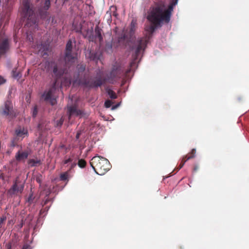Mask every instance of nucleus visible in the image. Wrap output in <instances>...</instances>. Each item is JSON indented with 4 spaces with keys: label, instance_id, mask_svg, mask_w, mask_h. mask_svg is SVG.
I'll use <instances>...</instances> for the list:
<instances>
[{
    "label": "nucleus",
    "instance_id": "obj_4",
    "mask_svg": "<svg viewBox=\"0 0 249 249\" xmlns=\"http://www.w3.org/2000/svg\"><path fill=\"white\" fill-rule=\"evenodd\" d=\"M23 188V183L17 179L15 181L12 187L8 190V194L10 196H13L19 193H21Z\"/></svg>",
    "mask_w": 249,
    "mask_h": 249
},
{
    "label": "nucleus",
    "instance_id": "obj_29",
    "mask_svg": "<svg viewBox=\"0 0 249 249\" xmlns=\"http://www.w3.org/2000/svg\"><path fill=\"white\" fill-rule=\"evenodd\" d=\"M80 134H81V132H77V134L76 135V139H79Z\"/></svg>",
    "mask_w": 249,
    "mask_h": 249
},
{
    "label": "nucleus",
    "instance_id": "obj_14",
    "mask_svg": "<svg viewBox=\"0 0 249 249\" xmlns=\"http://www.w3.org/2000/svg\"><path fill=\"white\" fill-rule=\"evenodd\" d=\"M5 109L4 110V113L5 114H8L11 108V103L10 102H7L5 103Z\"/></svg>",
    "mask_w": 249,
    "mask_h": 249
},
{
    "label": "nucleus",
    "instance_id": "obj_9",
    "mask_svg": "<svg viewBox=\"0 0 249 249\" xmlns=\"http://www.w3.org/2000/svg\"><path fill=\"white\" fill-rule=\"evenodd\" d=\"M116 11L117 7L114 5L111 6L109 10L107 12L106 16H107L108 18H110L111 16L113 15L115 17H117L118 14Z\"/></svg>",
    "mask_w": 249,
    "mask_h": 249
},
{
    "label": "nucleus",
    "instance_id": "obj_22",
    "mask_svg": "<svg viewBox=\"0 0 249 249\" xmlns=\"http://www.w3.org/2000/svg\"><path fill=\"white\" fill-rule=\"evenodd\" d=\"M37 113V108L35 107L32 111V115L33 117H36Z\"/></svg>",
    "mask_w": 249,
    "mask_h": 249
},
{
    "label": "nucleus",
    "instance_id": "obj_6",
    "mask_svg": "<svg viewBox=\"0 0 249 249\" xmlns=\"http://www.w3.org/2000/svg\"><path fill=\"white\" fill-rule=\"evenodd\" d=\"M68 112L69 113V119H71V118L72 116H81L82 113V111L79 109H78L76 106H71L68 107Z\"/></svg>",
    "mask_w": 249,
    "mask_h": 249
},
{
    "label": "nucleus",
    "instance_id": "obj_25",
    "mask_svg": "<svg viewBox=\"0 0 249 249\" xmlns=\"http://www.w3.org/2000/svg\"><path fill=\"white\" fill-rule=\"evenodd\" d=\"M6 220V217H2L0 219V225H1L5 220ZM1 228V225H0V228Z\"/></svg>",
    "mask_w": 249,
    "mask_h": 249
},
{
    "label": "nucleus",
    "instance_id": "obj_36",
    "mask_svg": "<svg viewBox=\"0 0 249 249\" xmlns=\"http://www.w3.org/2000/svg\"><path fill=\"white\" fill-rule=\"evenodd\" d=\"M197 167H196L195 168V169H195V170H197Z\"/></svg>",
    "mask_w": 249,
    "mask_h": 249
},
{
    "label": "nucleus",
    "instance_id": "obj_31",
    "mask_svg": "<svg viewBox=\"0 0 249 249\" xmlns=\"http://www.w3.org/2000/svg\"><path fill=\"white\" fill-rule=\"evenodd\" d=\"M27 38L30 41H31L33 39L32 36H28Z\"/></svg>",
    "mask_w": 249,
    "mask_h": 249
},
{
    "label": "nucleus",
    "instance_id": "obj_8",
    "mask_svg": "<svg viewBox=\"0 0 249 249\" xmlns=\"http://www.w3.org/2000/svg\"><path fill=\"white\" fill-rule=\"evenodd\" d=\"M28 153L26 151H18L16 155V160L18 161H22L28 157Z\"/></svg>",
    "mask_w": 249,
    "mask_h": 249
},
{
    "label": "nucleus",
    "instance_id": "obj_26",
    "mask_svg": "<svg viewBox=\"0 0 249 249\" xmlns=\"http://www.w3.org/2000/svg\"><path fill=\"white\" fill-rule=\"evenodd\" d=\"M5 82V80L1 76H0V85L2 84Z\"/></svg>",
    "mask_w": 249,
    "mask_h": 249
},
{
    "label": "nucleus",
    "instance_id": "obj_21",
    "mask_svg": "<svg viewBox=\"0 0 249 249\" xmlns=\"http://www.w3.org/2000/svg\"><path fill=\"white\" fill-rule=\"evenodd\" d=\"M111 105H112V102L110 100H107V101H106L105 103V107L107 108L110 107Z\"/></svg>",
    "mask_w": 249,
    "mask_h": 249
},
{
    "label": "nucleus",
    "instance_id": "obj_30",
    "mask_svg": "<svg viewBox=\"0 0 249 249\" xmlns=\"http://www.w3.org/2000/svg\"><path fill=\"white\" fill-rule=\"evenodd\" d=\"M7 249H11V245L10 244L6 245Z\"/></svg>",
    "mask_w": 249,
    "mask_h": 249
},
{
    "label": "nucleus",
    "instance_id": "obj_5",
    "mask_svg": "<svg viewBox=\"0 0 249 249\" xmlns=\"http://www.w3.org/2000/svg\"><path fill=\"white\" fill-rule=\"evenodd\" d=\"M55 83H54L52 87L49 90L45 91L42 95V98L45 100H50L52 105H54L55 103V100L52 98L53 93L55 89Z\"/></svg>",
    "mask_w": 249,
    "mask_h": 249
},
{
    "label": "nucleus",
    "instance_id": "obj_13",
    "mask_svg": "<svg viewBox=\"0 0 249 249\" xmlns=\"http://www.w3.org/2000/svg\"><path fill=\"white\" fill-rule=\"evenodd\" d=\"M40 161L38 160L32 159V160H30L29 161V163L31 166H36L37 165H39L40 164Z\"/></svg>",
    "mask_w": 249,
    "mask_h": 249
},
{
    "label": "nucleus",
    "instance_id": "obj_19",
    "mask_svg": "<svg viewBox=\"0 0 249 249\" xmlns=\"http://www.w3.org/2000/svg\"><path fill=\"white\" fill-rule=\"evenodd\" d=\"M195 151H196V150H195V149H193V150H192V153L193 155H192V156H190V157H189L187 159V160H185V161L182 163V165H181L180 166V168H181V167L183 166L184 164L185 163V162L187 160H189V159H190L193 158H194V156H195L194 154H195Z\"/></svg>",
    "mask_w": 249,
    "mask_h": 249
},
{
    "label": "nucleus",
    "instance_id": "obj_20",
    "mask_svg": "<svg viewBox=\"0 0 249 249\" xmlns=\"http://www.w3.org/2000/svg\"><path fill=\"white\" fill-rule=\"evenodd\" d=\"M51 66H53V73L54 74V75L56 76H58V73H57V67L55 66L54 64V63H51Z\"/></svg>",
    "mask_w": 249,
    "mask_h": 249
},
{
    "label": "nucleus",
    "instance_id": "obj_33",
    "mask_svg": "<svg viewBox=\"0 0 249 249\" xmlns=\"http://www.w3.org/2000/svg\"><path fill=\"white\" fill-rule=\"evenodd\" d=\"M119 106V105H116L115 106H113L112 107V109L113 110V109H115V108H116V107Z\"/></svg>",
    "mask_w": 249,
    "mask_h": 249
},
{
    "label": "nucleus",
    "instance_id": "obj_18",
    "mask_svg": "<svg viewBox=\"0 0 249 249\" xmlns=\"http://www.w3.org/2000/svg\"><path fill=\"white\" fill-rule=\"evenodd\" d=\"M68 178V174L67 172H65L63 174H62L60 175V178L62 180H66Z\"/></svg>",
    "mask_w": 249,
    "mask_h": 249
},
{
    "label": "nucleus",
    "instance_id": "obj_2",
    "mask_svg": "<svg viewBox=\"0 0 249 249\" xmlns=\"http://www.w3.org/2000/svg\"><path fill=\"white\" fill-rule=\"evenodd\" d=\"M90 164L95 172L101 175H104L110 168L109 161L107 159L100 156L93 157Z\"/></svg>",
    "mask_w": 249,
    "mask_h": 249
},
{
    "label": "nucleus",
    "instance_id": "obj_1",
    "mask_svg": "<svg viewBox=\"0 0 249 249\" xmlns=\"http://www.w3.org/2000/svg\"><path fill=\"white\" fill-rule=\"evenodd\" d=\"M178 1V0H173L167 6L164 4H160L151 10L147 16V19L152 24L145 27V37L138 39L131 49L132 53L135 54L134 60L130 64V67L132 69L135 64V60L144 51L148 39L156 28L160 26L161 23L169 21L173 8L177 4Z\"/></svg>",
    "mask_w": 249,
    "mask_h": 249
},
{
    "label": "nucleus",
    "instance_id": "obj_35",
    "mask_svg": "<svg viewBox=\"0 0 249 249\" xmlns=\"http://www.w3.org/2000/svg\"><path fill=\"white\" fill-rule=\"evenodd\" d=\"M69 160H65V163H67L69 161Z\"/></svg>",
    "mask_w": 249,
    "mask_h": 249
},
{
    "label": "nucleus",
    "instance_id": "obj_12",
    "mask_svg": "<svg viewBox=\"0 0 249 249\" xmlns=\"http://www.w3.org/2000/svg\"><path fill=\"white\" fill-rule=\"evenodd\" d=\"M103 83V82L101 79H97L94 82L91 86L93 87H98L102 85Z\"/></svg>",
    "mask_w": 249,
    "mask_h": 249
},
{
    "label": "nucleus",
    "instance_id": "obj_10",
    "mask_svg": "<svg viewBox=\"0 0 249 249\" xmlns=\"http://www.w3.org/2000/svg\"><path fill=\"white\" fill-rule=\"evenodd\" d=\"M120 74V71L116 70H113L110 73V76L108 78L109 82L113 83V79L118 77Z\"/></svg>",
    "mask_w": 249,
    "mask_h": 249
},
{
    "label": "nucleus",
    "instance_id": "obj_16",
    "mask_svg": "<svg viewBox=\"0 0 249 249\" xmlns=\"http://www.w3.org/2000/svg\"><path fill=\"white\" fill-rule=\"evenodd\" d=\"M86 164V161L84 160H79L78 162V166L81 168H83Z\"/></svg>",
    "mask_w": 249,
    "mask_h": 249
},
{
    "label": "nucleus",
    "instance_id": "obj_27",
    "mask_svg": "<svg viewBox=\"0 0 249 249\" xmlns=\"http://www.w3.org/2000/svg\"><path fill=\"white\" fill-rule=\"evenodd\" d=\"M42 48H43L42 45H40L37 46V49L38 50V52H42Z\"/></svg>",
    "mask_w": 249,
    "mask_h": 249
},
{
    "label": "nucleus",
    "instance_id": "obj_3",
    "mask_svg": "<svg viewBox=\"0 0 249 249\" xmlns=\"http://www.w3.org/2000/svg\"><path fill=\"white\" fill-rule=\"evenodd\" d=\"M33 11L32 8H30V3L27 0H25L23 1V9L22 14L25 17H28L27 26H31L30 20L32 18V17L33 15Z\"/></svg>",
    "mask_w": 249,
    "mask_h": 249
},
{
    "label": "nucleus",
    "instance_id": "obj_37",
    "mask_svg": "<svg viewBox=\"0 0 249 249\" xmlns=\"http://www.w3.org/2000/svg\"><path fill=\"white\" fill-rule=\"evenodd\" d=\"M30 199H31V197H30V198L28 199V201H30Z\"/></svg>",
    "mask_w": 249,
    "mask_h": 249
},
{
    "label": "nucleus",
    "instance_id": "obj_15",
    "mask_svg": "<svg viewBox=\"0 0 249 249\" xmlns=\"http://www.w3.org/2000/svg\"><path fill=\"white\" fill-rule=\"evenodd\" d=\"M107 92H108V94L109 95V97L111 98L115 99L117 98L116 95L112 90H108Z\"/></svg>",
    "mask_w": 249,
    "mask_h": 249
},
{
    "label": "nucleus",
    "instance_id": "obj_7",
    "mask_svg": "<svg viewBox=\"0 0 249 249\" xmlns=\"http://www.w3.org/2000/svg\"><path fill=\"white\" fill-rule=\"evenodd\" d=\"M72 48V43L71 41H69L66 44L65 59L68 61H71L74 59V57H72L71 54V49Z\"/></svg>",
    "mask_w": 249,
    "mask_h": 249
},
{
    "label": "nucleus",
    "instance_id": "obj_11",
    "mask_svg": "<svg viewBox=\"0 0 249 249\" xmlns=\"http://www.w3.org/2000/svg\"><path fill=\"white\" fill-rule=\"evenodd\" d=\"M17 135L19 137H23V135L27 134V130L24 129H21V128L16 130Z\"/></svg>",
    "mask_w": 249,
    "mask_h": 249
},
{
    "label": "nucleus",
    "instance_id": "obj_17",
    "mask_svg": "<svg viewBox=\"0 0 249 249\" xmlns=\"http://www.w3.org/2000/svg\"><path fill=\"white\" fill-rule=\"evenodd\" d=\"M136 26V22L135 20H133L130 24V30L131 32H134L135 30Z\"/></svg>",
    "mask_w": 249,
    "mask_h": 249
},
{
    "label": "nucleus",
    "instance_id": "obj_28",
    "mask_svg": "<svg viewBox=\"0 0 249 249\" xmlns=\"http://www.w3.org/2000/svg\"><path fill=\"white\" fill-rule=\"evenodd\" d=\"M38 128H39V129H40V130H42V129H44V128H43V125H42V124H39V125H38Z\"/></svg>",
    "mask_w": 249,
    "mask_h": 249
},
{
    "label": "nucleus",
    "instance_id": "obj_34",
    "mask_svg": "<svg viewBox=\"0 0 249 249\" xmlns=\"http://www.w3.org/2000/svg\"><path fill=\"white\" fill-rule=\"evenodd\" d=\"M28 249V246L27 245L24 246L23 247V249Z\"/></svg>",
    "mask_w": 249,
    "mask_h": 249
},
{
    "label": "nucleus",
    "instance_id": "obj_23",
    "mask_svg": "<svg viewBox=\"0 0 249 249\" xmlns=\"http://www.w3.org/2000/svg\"><path fill=\"white\" fill-rule=\"evenodd\" d=\"M50 3V0H46L45 3L46 9H48V8L49 7Z\"/></svg>",
    "mask_w": 249,
    "mask_h": 249
},
{
    "label": "nucleus",
    "instance_id": "obj_32",
    "mask_svg": "<svg viewBox=\"0 0 249 249\" xmlns=\"http://www.w3.org/2000/svg\"><path fill=\"white\" fill-rule=\"evenodd\" d=\"M13 76H14V77L17 78V77H18V74L15 73V72H14V71H13Z\"/></svg>",
    "mask_w": 249,
    "mask_h": 249
},
{
    "label": "nucleus",
    "instance_id": "obj_24",
    "mask_svg": "<svg viewBox=\"0 0 249 249\" xmlns=\"http://www.w3.org/2000/svg\"><path fill=\"white\" fill-rule=\"evenodd\" d=\"M63 119L62 118V117L60 119V120L59 121V122H58L57 123V126H59V125H62V124H63Z\"/></svg>",
    "mask_w": 249,
    "mask_h": 249
}]
</instances>
